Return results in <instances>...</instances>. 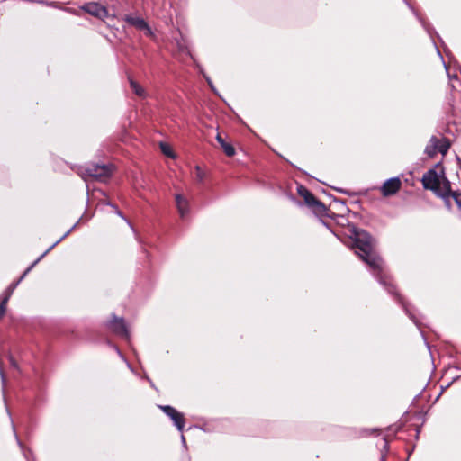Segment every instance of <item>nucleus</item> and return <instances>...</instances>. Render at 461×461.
Returning <instances> with one entry per match:
<instances>
[{
	"label": "nucleus",
	"mask_w": 461,
	"mask_h": 461,
	"mask_svg": "<svg viewBox=\"0 0 461 461\" xmlns=\"http://www.w3.org/2000/svg\"><path fill=\"white\" fill-rule=\"evenodd\" d=\"M438 196L443 198L447 205L449 204V197L454 192L451 191L450 182L445 176L442 177V182L438 186V190L434 192Z\"/></svg>",
	"instance_id": "obj_9"
},
{
	"label": "nucleus",
	"mask_w": 461,
	"mask_h": 461,
	"mask_svg": "<svg viewBox=\"0 0 461 461\" xmlns=\"http://www.w3.org/2000/svg\"><path fill=\"white\" fill-rule=\"evenodd\" d=\"M130 86L132 92L139 97L144 99L148 97V94L143 86L133 79H130Z\"/></svg>",
	"instance_id": "obj_15"
},
{
	"label": "nucleus",
	"mask_w": 461,
	"mask_h": 461,
	"mask_svg": "<svg viewBox=\"0 0 461 461\" xmlns=\"http://www.w3.org/2000/svg\"><path fill=\"white\" fill-rule=\"evenodd\" d=\"M444 66H445V69L447 71V70H448V68H447V65H446V64H444Z\"/></svg>",
	"instance_id": "obj_31"
},
{
	"label": "nucleus",
	"mask_w": 461,
	"mask_h": 461,
	"mask_svg": "<svg viewBox=\"0 0 461 461\" xmlns=\"http://www.w3.org/2000/svg\"><path fill=\"white\" fill-rule=\"evenodd\" d=\"M159 408L173 420L177 429L183 431L185 426L184 415L169 405H161Z\"/></svg>",
	"instance_id": "obj_5"
},
{
	"label": "nucleus",
	"mask_w": 461,
	"mask_h": 461,
	"mask_svg": "<svg viewBox=\"0 0 461 461\" xmlns=\"http://www.w3.org/2000/svg\"><path fill=\"white\" fill-rule=\"evenodd\" d=\"M216 140L228 157H233L235 155V149L222 137L221 132H217Z\"/></svg>",
	"instance_id": "obj_12"
},
{
	"label": "nucleus",
	"mask_w": 461,
	"mask_h": 461,
	"mask_svg": "<svg viewBox=\"0 0 461 461\" xmlns=\"http://www.w3.org/2000/svg\"><path fill=\"white\" fill-rule=\"evenodd\" d=\"M55 246L52 245L45 253H43L37 260H35L21 276V277L14 283L11 284L9 287L5 291V295L11 296L16 286L19 285V283L24 278V276L31 271V269L41 260V258L51 249Z\"/></svg>",
	"instance_id": "obj_11"
},
{
	"label": "nucleus",
	"mask_w": 461,
	"mask_h": 461,
	"mask_svg": "<svg viewBox=\"0 0 461 461\" xmlns=\"http://www.w3.org/2000/svg\"><path fill=\"white\" fill-rule=\"evenodd\" d=\"M451 197L454 198L456 203L457 204V206L461 210V193L454 192L452 194Z\"/></svg>",
	"instance_id": "obj_22"
},
{
	"label": "nucleus",
	"mask_w": 461,
	"mask_h": 461,
	"mask_svg": "<svg viewBox=\"0 0 461 461\" xmlns=\"http://www.w3.org/2000/svg\"><path fill=\"white\" fill-rule=\"evenodd\" d=\"M384 448L385 449V451H387V449H388V443L385 440H384Z\"/></svg>",
	"instance_id": "obj_28"
},
{
	"label": "nucleus",
	"mask_w": 461,
	"mask_h": 461,
	"mask_svg": "<svg viewBox=\"0 0 461 461\" xmlns=\"http://www.w3.org/2000/svg\"><path fill=\"white\" fill-rule=\"evenodd\" d=\"M410 317H411V319H412L416 322V321L414 320V318H413V316L411 314H410Z\"/></svg>",
	"instance_id": "obj_30"
},
{
	"label": "nucleus",
	"mask_w": 461,
	"mask_h": 461,
	"mask_svg": "<svg viewBox=\"0 0 461 461\" xmlns=\"http://www.w3.org/2000/svg\"><path fill=\"white\" fill-rule=\"evenodd\" d=\"M176 203L178 212L184 218L189 211L188 201L181 194H176Z\"/></svg>",
	"instance_id": "obj_13"
},
{
	"label": "nucleus",
	"mask_w": 461,
	"mask_h": 461,
	"mask_svg": "<svg viewBox=\"0 0 461 461\" xmlns=\"http://www.w3.org/2000/svg\"><path fill=\"white\" fill-rule=\"evenodd\" d=\"M385 459H386V454L385 453H382L380 461H385Z\"/></svg>",
	"instance_id": "obj_26"
},
{
	"label": "nucleus",
	"mask_w": 461,
	"mask_h": 461,
	"mask_svg": "<svg viewBox=\"0 0 461 461\" xmlns=\"http://www.w3.org/2000/svg\"><path fill=\"white\" fill-rule=\"evenodd\" d=\"M9 300V295H5L3 298L1 303H0V319L4 316L5 311H6V303Z\"/></svg>",
	"instance_id": "obj_21"
},
{
	"label": "nucleus",
	"mask_w": 461,
	"mask_h": 461,
	"mask_svg": "<svg viewBox=\"0 0 461 461\" xmlns=\"http://www.w3.org/2000/svg\"><path fill=\"white\" fill-rule=\"evenodd\" d=\"M204 78L206 79L208 85L210 86V87L214 91V86L212 85V82L211 80V78L205 75H203Z\"/></svg>",
	"instance_id": "obj_24"
},
{
	"label": "nucleus",
	"mask_w": 461,
	"mask_h": 461,
	"mask_svg": "<svg viewBox=\"0 0 461 461\" xmlns=\"http://www.w3.org/2000/svg\"><path fill=\"white\" fill-rule=\"evenodd\" d=\"M298 194L303 199L304 203L317 214H323L326 206L319 201L306 187L299 185L297 188Z\"/></svg>",
	"instance_id": "obj_3"
},
{
	"label": "nucleus",
	"mask_w": 461,
	"mask_h": 461,
	"mask_svg": "<svg viewBox=\"0 0 461 461\" xmlns=\"http://www.w3.org/2000/svg\"><path fill=\"white\" fill-rule=\"evenodd\" d=\"M114 167L112 164H91L81 170L82 177H91L99 182H106L113 175Z\"/></svg>",
	"instance_id": "obj_2"
},
{
	"label": "nucleus",
	"mask_w": 461,
	"mask_h": 461,
	"mask_svg": "<svg viewBox=\"0 0 461 461\" xmlns=\"http://www.w3.org/2000/svg\"><path fill=\"white\" fill-rule=\"evenodd\" d=\"M447 76H448V78H449V81H450V86H451V87L453 89L456 90L457 86L461 87V82L457 78L456 75L451 76L450 74L447 73Z\"/></svg>",
	"instance_id": "obj_19"
},
{
	"label": "nucleus",
	"mask_w": 461,
	"mask_h": 461,
	"mask_svg": "<svg viewBox=\"0 0 461 461\" xmlns=\"http://www.w3.org/2000/svg\"><path fill=\"white\" fill-rule=\"evenodd\" d=\"M71 231V230H69L67 233H65V235L61 238L63 239L64 237L68 236V234Z\"/></svg>",
	"instance_id": "obj_29"
},
{
	"label": "nucleus",
	"mask_w": 461,
	"mask_h": 461,
	"mask_svg": "<svg viewBox=\"0 0 461 461\" xmlns=\"http://www.w3.org/2000/svg\"><path fill=\"white\" fill-rule=\"evenodd\" d=\"M433 143H436L438 152L441 153L442 155L447 154L450 148V142L446 138L438 139L437 137L433 136Z\"/></svg>",
	"instance_id": "obj_14"
},
{
	"label": "nucleus",
	"mask_w": 461,
	"mask_h": 461,
	"mask_svg": "<svg viewBox=\"0 0 461 461\" xmlns=\"http://www.w3.org/2000/svg\"><path fill=\"white\" fill-rule=\"evenodd\" d=\"M182 442H185V437L182 436Z\"/></svg>",
	"instance_id": "obj_34"
},
{
	"label": "nucleus",
	"mask_w": 461,
	"mask_h": 461,
	"mask_svg": "<svg viewBox=\"0 0 461 461\" xmlns=\"http://www.w3.org/2000/svg\"><path fill=\"white\" fill-rule=\"evenodd\" d=\"M411 10L413 12V14L416 15V17L420 20V23L422 24L423 28L428 32L429 35H431L430 29L429 27V24L424 21L422 17H420L418 13L408 4Z\"/></svg>",
	"instance_id": "obj_20"
},
{
	"label": "nucleus",
	"mask_w": 461,
	"mask_h": 461,
	"mask_svg": "<svg viewBox=\"0 0 461 461\" xmlns=\"http://www.w3.org/2000/svg\"><path fill=\"white\" fill-rule=\"evenodd\" d=\"M402 182L399 177H392L386 180L380 187V191L384 197L395 194L401 188Z\"/></svg>",
	"instance_id": "obj_7"
},
{
	"label": "nucleus",
	"mask_w": 461,
	"mask_h": 461,
	"mask_svg": "<svg viewBox=\"0 0 461 461\" xmlns=\"http://www.w3.org/2000/svg\"><path fill=\"white\" fill-rule=\"evenodd\" d=\"M9 360H10V364H11L14 367H16V366H17L16 362L14 361V359L12 357L9 358Z\"/></svg>",
	"instance_id": "obj_25"
},
{
	"label": "nucleus",
	"mask_w": 461,
	"mask_h": 461,
	"mask_svg": "<svg viewBox=\"0 0 461 461\" xmlns=\"http://www.w3.org/2000/svg\"><path fill=\"white\" fill-rule=\"evenodd\" d=\"M159 147H160L161 152L165 156L171 158H175V154H174L171 147L167 143L160 142Z\"/></svg>",
	"instance_id": "obj_18"
},
{
	"label": "nucleus",
	"mask_w": 461,
	"mask_h": 461,
	"mask_svg": "<svg viewBox=\"0 0 461 461\" xmlns=\"http://www.w3.org/2000/svg\"><path fill=\"white\" fill-rule=\"evenodd\" d=\"M354 245L361 252L359 253L361 259L369 266L378 282L387 289L388 293L396 295L405 312L410 314L406 305L402 302L401 296L396 294L391 276L384 270V260L374 249V240L371 235L363 230L355 231Z\"/></svg>",
	"instance_id": "obj_1"
},
{
	"label": "nucleus",
	"mask_w": 461,
	"mask_h": 461,
	"mask_svg": "<svg viewBox=\"0 0 461 461\" xmlns=\"http://www.w3.org/2000/svg\"><path fill=\"white\" fill-rule=\"evenodd\" d=\"M61 240H62V239L58 240H57V242H56L55 244L59 243Z\"/></svg>",
	"instance_id": "obj_32"
},
{
	"label": "nucleus",
	"mask_w": 461,
	"mask_h": 461,
	"mask_svg": "<svg viewBox=\"0 0 461 461\" xmlns=\"http://www.w3.org/2000/svg\"><path fill=\"white\" fill-rule=\"evenodd\" d=\"M110 329L119 336L128 338V330L123 319L113 318L109 323Z\"/></svg>",
	"instance_id": "obj_10"
},
{
	"label": "nucleus",
	"mask_w": 461,
	"mask_h": 461,
	"mask_svg": "<svg viewBox=\"0 0 461 461\" xmlns=\"http://www.w3.org/2000/svg\"><path fill=\"white\" fill-rule=\"evenodd\" d=\"M425 153L429 157L433 158L438 153L437 145L433 143V137L429 140V144L425 148Z\"/></svg>",
	"instance_id": "obj_16"
},
{
	"label": "nucleus",
	"mask_w": 461,
	"mask_h": 461,
	"mask_svg": "<svg viewBox=\"0 0 461 461\" xmlns=\"http://www.w3.org/2000/svg\"><path fill=\"white\" fill-rule=\"evenodd\" d=\"M204 78L206 79L208 85L210 86V87L214 91V86L212 85V82L211 80V78L205 75H203Z\"/></svg>",
	"instance_id": "obj_23"
},
{
	"label": "nucleus",
	"mask_w": 461,
	"mask_h": 461,
	"mask_svg": "<svg viewBox=\"0 0 461 461\" xmlns=\"http://www.w3.org/2000/svg\"><path fill=\"white\" fill-rule=\"evenodd\" d=\"M83 9L91 15L100 18L102 20L109 17V13L107 9L97 3L86 4L83 7Z\"/></svg>",
	"instance_id": "obj_8"
},
{
	"label": "nucleus",
	"mask_w": 461,
	"mask_h": 461,
	"mask_svg": "<svg viewBox=\"0 0 461 461\" xmlns=\"http://www.w3.org/2000/svg\"><path fill=\"white\" fill-rule=\"evenodd\" d=\"M113 207H114L115 211H116V213H117L119 216H121L122 218H123V216H122V212L117 209V207H116V206H113Z\"/></svg>",
	"instance_id": "obj_27"
},
{
	"label": "nucleus",
	"mask_w": 461,
	"mask_h": 461,
	"mask_svg": "<svg viewBox=\"0 0 461 461\" xmlns=\"http://www.w3.org/2000/svg\"><path fill=\"white\" fill-rule=\"evenodd\" d=\"M124 21L130 25L135 27L136 29L143 31L146 36H153V32L151 28L149 26V24L143 18L127 14L124 16Z\"/></svg>",
	"instance_id": "obj_6"
},
{
	"label": "nucleus",
	"mask_w": 461,
	"mask_h": 461,
	"mask_svg": "<svg viewBox=\"0 0 461 461\" xmlns=\"http://www.w3.org/2000/svg\"><path fill=\"white\" fill-rule=\"evenodd\" d=\"M442 177L439 176L436 170L429 169L422 176V185L425 189L431 190L435 192L438 190V186L442 182Z\"/></svg>",
	"instance_id": "obj_4"
},
{
	"label": "nucleus",
	"mask_w": 461,
	"mask_h": 461,
	"mask_svg": "<svg viewBox=\"0 0 461 461\" xmlns=\"http://www.w3.org/2000/svg\"><path fill=\"white\" fill-rule=\"evenodd\" d=\"M61 240H62V239L58 240H57V242H56L55 244L59 243Z\"/></svg>",
	"instance_id": "obj_33"
},
{
	"label": "nucleus",
	"mask_w": 461,
	"mask_h": 461,
	"mask_svg": "<svg viewBox=\"0 0 461 461\" xmlns=\"http://www.w3.org/2000/svg\"><path fill=\"white\" fill-rule=\"evenodd\" d=\"M205 178V172L199 167L196 166L194 171V179L196 183L202 184Z\"/></svg>",
	"instance_id": "obj_17"
}]
</instances>
